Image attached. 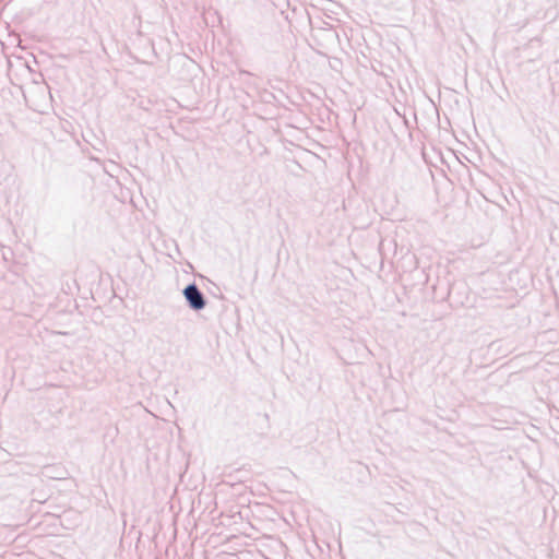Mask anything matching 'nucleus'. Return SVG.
<instances>
[{"instance_id": "nucleus-1", "label": "nucleus", "mask_w": 559, "mask_h": 559, "mask_svg": "<svg viewBox=\"0 0 559 559\" xmlns=\"http://www.w3.org/2000/svg\"><path fill=\"white\" fill-rule=\"evenodd\" d=\"M183 293L193 309L199 310L204 307V299L195 285H189Z\"/></svg>"}]
</instances>
